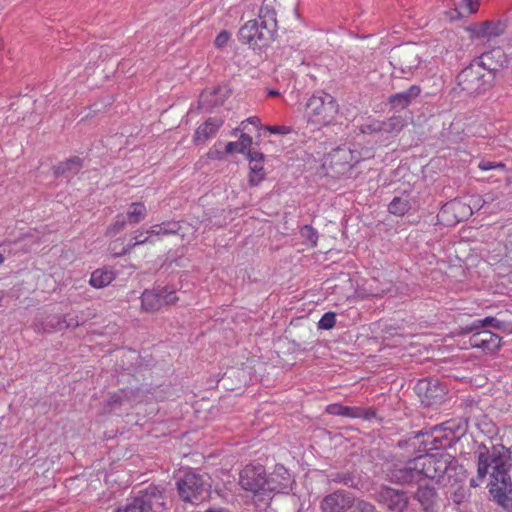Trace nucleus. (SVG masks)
I'll return each mask as SVG.
<instances>
[{"mask_svg": "<svg viewBox=\"0 0 512 512\" xmlns=\"http://www.w3.org/2000/svg\"><path fill=\"white\" fill-rule=\"evenodd\" d=\"M512 468L511 450L502 444L480 446L477 476L470 480L472 487H478L490 475L489 492L505 510L512 511V482L509 472Z\"/></svg>", "mask_w": 512, "mask_h": 512, "instance_id": "nucleus-1", "label": "nucleus"}, {"mask_svg": "<svg viewBox=\"0 0 512 512\" xmlns=\"http://www.w3.org/2000/svg\"><path fill=\"white\" fill-rule=\"evenodd\" d=\"M291 476L283 466H277L267 478L262 465H247L239 477L240 486L254 495L260 492L284 493L291 485Z\"/></svg>", "mask_w": 512, "mask_h": 512, "instance_id": "nucleus-2", "label": "nucleus"}, {"mask_svg": "<svg viewBox=\"0 0 512 512\" xmlns=\"http://www.w3.org/2000/svg\"><path fill=\"white\" fill-rule=\"evenodd\" d=\"M420 481L430 479L446 486L460 481L463 468L458 460L448 454H424L415 457Z\"/></svg>", "mask_w": 512, "mask_h": 512, "instance_id": "nucleus-3", "label": "nucleus"}, {"mask_svg": "<svg viewBox=\"0 0 512 512\" xmlns=\"http://www.w3.org/2000/svg\"><path fill=\"white\" fill-rule=\"evenodd\" d=\"M339 112V105L336 99L324 92L317 91L305 105V117L309 123L317 126L331 124Z\"/></svg>", "mask_w": 512, "mask_h": 512, "instance_id": "nucleus-4", "label": "nucleus"}, {"mask_svg": "<svg viewBox=\"0 0 512 512\" xmlns=\"http://www.w3.org/2000/svg\"><path fill=\"white\" fill-rule=\"evenodd\" d=\"M209 477L205 474L189 470L176 481L180 499L184 502L197 504L206 498L210 490Z\"/></svg>", "mask_w": 512, "mask_h": 512, "instance_id": "nucleus-5", "label": "nucleus"}, {"mask_svg": "<svg viewBox=\"0 0 512 512\" xmlns=\"http://www.w3.org/2000/svg\"><path fill=\"white\" fill-rule=\"evenodd\" d=\"M457 82L461 90L467 94H479L490 88L493 76L474 59L458 74Z\"/></svg>", "mask_w": 512, "mask_h": 512, "instance_id": "nucleus-6", "label": "nucleus"}, {"mask_svg": "<svg viewBox=\"0 0 512 512\" xmlns=\"http://www.w3.org/2000/svg\"><path fill=\"white\" fill-rule=\"evenodd\" d=\"M141 309L145 312L153 313L162 308L175 305L179 301L175 290L170 287H158L155 289H146L141 295Z\"/></svg>", "mask_w": 512, "mask_h": 512, "instance_id": "nucleus-7", "label": "nucleus"}, {"mask_svg": "<svg viewBox=\"0 0 512 512\" xmlns=\"http://www.w3.org/2000/svg\"><path fill=\"white\" fill-rule=\"evenodd\" d=\"M419 470L417 468L416 458L405 462L391 464L386 470L387 479L398 485H407L419 483Z\"/></svg>", "mask_w": 512, "mask_h": 512, "instance_id": "nucleus-8", "label": "nucleus"}, {"mask_svg": "<svg viewBox=\"0 0 512 512\" xmlns=\"http://www.w3.org/2000/svg\"><path fill=\"white\" fill-rule=\"evenodd\" d=\"M415 392L423 405L432 406L443 401L446 387L436 378H424L416 383Z\"/></svg>", "mask_w": 512, "mask_h": 512, "instance_id": "nucleus-9", "label": "nucleus"}, {"mask_svg": "<svg viewBox=\"0 0 512 512\" xmlns=\"http://www.w3.org/2000/svg\"><path fill=\"white\" fill-rule=\"evenodd\" d=\"M354 504V495L346 490L338 489L327 494L320 502L322 512H346Z\"/></svg>", "mask_w": 512, "mask_h": 512, "instance_id": "nucleus-10", "label": "nucleus"}, {"mask_svg": "<svg viewBox=\"0 0 512 512\" xmlns=\"http://www.w3.org/2000/svg\"><path fill=\"white\" fill-rule=\"evenodd\" d=\"M376 500L391 512H404L408 506L406 493L388 486L379 489Z\"/></svg>", "mask_w": 512, "mask_h": 512, "instance_id": "nucleus-11", "label": "nucleus"}, {"mask_svg": "<svg viewBox=\"0 0 512 512\" xmlns=\"http://www.w3.org/2000/svg\"><path fill=\"white\" fill-rule=\"evenodd\" d=\"M264 33L263 27L255 19L247 21L238 32L239 41L248 44L252 48L263 47L271 40L270 36L261 37Z\"/></svg>", "mask_w": 512, "mask_h": 512, "instance_id": "nucleus-12", "label": "nucleus"}, {"mask_svg": "<svg viewBox=\"0 0 512 512\" xmlns=\"http://www.w3.org/2000/svg\"><path fill=\"white\" fill-rule=\"evenodd\" d=\"M138 496L149 512H163L166 510L167 497L164 489L159 486L149 485L146 489L139 491Z\"/></svg>", "mask_w": 512, "mask_h": 512, "instance_id": "nucleus-13", "label": "nucleus"}, {"mask_svg": "<svg viewBox=\"0 0 512 512\" xmlns=\"http://www.w3.org/2000/svg\"><path fill=\"white\" fill-rule=\"evenodd\" d=\"M475 59L481 64L483 68H485V71L491 73L493 78L495 77V72L501 68L507 67L509 64V59L506 53L500 47L485 52Z\"/></svg>", "mask_w": 512, "mask_h": 512, "instance_id": "nucleus-14", "label": "nucleus"}, {"mask_svg": "<svg viewBox=\"0 0 512 512\" xmlns=\"http://www.w3.org/2000/svg\"><path fill=\"white\" fill-rule=\"evenodd\" d=\"M331 166L337 168L336 172L343 174L350 170L359 161V157L354 155V152L347 147H339L331 154Z\"/></svg>", "mask_w": 512, "mask_h": 512, "instance_id": "nucleus-15", "label": "nucleus"}, {"mask_svg": "<svg viewBox=\"0 0 512 512\" xmlns=\"http://www.w3.org/2000/svg\"><path fill=\"white\" fill-rule=\"evenodd\" d=\"M326 412L331 415L348 418H362L365 420H371L376 416V412L372 408L364 409L361 407L344 406L337 403L328 405L326 407Z\"/></svg>", "mask_w": 512, "mask_h": 512, "instance_id": "nucleus-16", "label": "nucleus"}, {"mask_svg": "<svg viewBox=\"0 0 512 512\" xmlns=\"http://www.w3.org/2000/svg\"><path fill=\"white\" fill-rule=\"evenodd\" d=\"M473 37L491 38L497 37L504 33L505 25L500 21H485L477 23L468 29Z\"/></svg>", "mask_w": 512, "mask_h": 512, "instance_id": "nucleus-17", "label": "nucleus"}, {"mask_svg": "<svg viewBox=\"0 0 512 512\" xmlns=\"http://www.w3.org/2000/svg\"><path fill=\"white\" fill-rule=\"evenodd\" d=\"M470 343L473 347L494 351L500 347L501 338L489 330H481L472 335Z\"/></svg>", "mask_w": 512, "mask_h": 512, "instance_id": "nucleus-18", "label": "nucleus"}, {"mask_svg": "<svg viewBox=\"0 0 512 512\" xmlns=\"http://www.w3.org/2000/svg\"><path fill=\"white\" fill-rule=\"evenodd\" d=\"M261 27L264 29V33H260L261 37L270 36L271 39L277 29V20H276V12L270 7L268 3H264L259 11V16L257 19Z\"/></svg>", "mask_w": 512, "mask_h": 512, "instance_id": "nucleus-19", "label": "nucleus"}, {"mask_svg": "<svg viewBox=\"0 0 512 512\" xmlns=\"http://www.w3.org/2000/svg\"><path fill=\"white\" fill-rule=\"evenodd\" d=\"M223 125L221 118H209L201 124L195 131L193 141L195 144H203L208 139L214 137L219 128Z\"/></svg>", "mask_w": 512, "mask_h": 512, "instance_id": "nucleus-20", "label": "nucleus"}, {"mask_svg": "<svg viewBox=\"0 0 512 512\" xmlns=\"http://www.w3.org/2000/svg\"><path fill=\"white\" fill-rule=\"evenodd\" d=\"M414 499L419 502L424 512H436L438 495L433 487L419 486L414 493Z\"/></svg>", "mask_w": 512, "mask_h": 512, "instance_id": "nucleus-21", "label": "nucleus"}, {"mask_svg": "<svg viewBox=\"0 0 512 512\" xmlns=\"http://www.w3.org/2000/svg\"><path fill=\"white\" fill-rule=\"evenodd\" d=\"M467 432V421L463 419H452L434 426V433H446L453 437L456 442Z\"/></svg>", "mask_w": 512, "mask_h": 512, "instance_id": "nucleus-22", "label": "nucleus"}, {"mask_svg": "<svg viewBox=\"0 0 512 512\" xmlns=\"http://www.w3.org/2000/svg\"><path fill=\"white\" fill-rule=\"evenodd\" d=\"M421 93L418 85H412L408 90L393 94L389 97V104L395 110H402L408 107L411 102Z\"/></svg>", "mask_w": 512, "mask_h": 512, "instance_id": "nucleus-23", "label": "nucleus"}, {"mask_svg": "<svg viewBox=\"0 0 512 512\" xmlns=\"http://www.w3.org/2000/svg\"><path fill=\"white\" fill-rule=\"evenodd\" d=\"M228 96L226 87L218 86L205 89L200 95V103L202 106L212 108L221 105Z\"/></svg>", "mask_w": 512, "mask_h": 512, "instance_id": "nucleus-24", "label": "nucleus"}, {"mask_svg": "<svg viewBox=\"0 0 512 512\" xmlns=\"http://www.w3.org/2000/svg\"><path fill=\"white\" fill-rule=\"evenodd\" d=\"M82 167V159H80L79 157H72L55 166L54 173L56 176H63L67 179H70L71 177L78 174Z\"/></svg>", "mask_w": 512, "mask_h": 512, "instance_id": "nucleus-25", "label": "nucleus"}, {"mask_svg": "<svg viewBox=\"0 0 512 512\" xmlns=\"http://www.w3.org/2000/svg\"><path fill=\"white\" fill-rule=\"evenodd\" d=\"M399 62L403 72H410L417 68L420 60L415 47L404 48L399 51Z\"/></svg>", "mask_w": 512, "mask_h": 512, "instance_id": "nucleus-26", "label": "nucleus"}, {"mask_svg": "<svg viewBox=\"0 0 512 512\" xmlns=\"http://www.w3.org/2000/svg\"><path fill=\"white\" fill-rule=\"evenodd\" d=\"M66 323L64 316L55 315L49 317L46 322L35 324V330L37 332L52 333L54 331H61L66 329Z\"/></svg>", "mask_w": 512, "mask_h": 512, "instance_id": "nucleus-27", "label": "nucleus"}, {"mask_svg": "<svg viewBox=\"0 0 512 512\" xmlns=\"http://www.w3.org/2000/svg\"><path fill=\"white\" fill-rule=\"evenodd\" d=\"M155 241L153 239H151L150 235L149 234H146V232H143L141 230H136L129 242L127 243L126 246L123 247L122 251L121 252H115V255H124V254H127L129 253L132 249H134L136 246H139V245H143V244H146V243H154Z\"/></svg>", "mask_w": 512, "mask_h": 512, "instance_id": "nucleus-28", "label": "nucleus"}, {"mask_svg": "<svg viewBox=\"0 0 512 512\" xmlns=\"http://www.w3.org/2000/svg\"><path fill=\"white\" fill-rule=\"evenodd\" d=\"M146 216L147 209L145 205L141 202H133L124 217L130 225H136L142 222Z\"/></svg>", "mask_w": 512, "mask_h": 512, "instance_id": "nucleus-29", "label": "nucleus"}, {"mask_svg": "<svg viewBox=\"0 0 512 512\" xmlns=\"http://www.w3.org/2000/svg\"><path fill=\"white\" fill-rule=\"evenodd\" d=\"M114 279L113 271L97 269L92 273L89 283L94 288L100 289L109 285Z\"/></svg>", "mask_w": 512, "mask_h": 512, "instance_id": "nucleus-30", "label": "nucleus"}, {"mask_svg": "<svg viewBox=\"0 0 512 512\" xmlns=\"http://www.w3.org/2000/svg\"><path fill=\"white\" fill-rule=\"evenodd\" d=\"M411 209V202L407 197H394L388 205V211L395 216H403Z\"/></svg>", "mask_w": 512, "mask_h": 512, "instance_id": "nucleus-31", "label": "nucleus"}, {"mask_svg": "<svg viewBox=\"0 0 512 512\" xmlns=\"http://www.w3.org/2000/svg\"><path fill=\"white\" fill-rule=\"evenodd\" d=\"M251 144L252 138L248 134L242 133L237 141L228 142L225 150L229 154L234 152L245 153L246 150L250 148Z\"/></svg>", "mask_w": 512, "mask_h": 512, "instance_id": "nucleus-32", "label": "nucleus"}, {"mask_svg": "<svg viewBox=\"0 0 512 512\" xmlns=\"http://www.w3.org/2000/svg\"><path fill=\"white\" fill-rule=\"evenodd\" d=\"M484 327H493L498 330H505V323L499 321L495 317H486L484 319L475 320L469 327L466 328V330L471 332L473 330Z\"/></svg>", "mask_w": 512, "mask_h": 512, "instance_id": "nucleus-33", "label": "nucleus"}, {"mask_svg": "<svg viewBox=\"0 0 512 512\" xmlns=\"http://www.w3.org/2000/svg\"><path fill=\"white\" fill-rule=\"evenodd\" d=\"M406 126V121L401 116H392L382 121V131L388 134L399 133Z\"/></svg>", "mask_w": 512, "mask_h": 512, "instance_id": "nucleus-34", "label": "nucleus"}, {"mask_svg": "<svg viewBox=\"0 0 512 512\" xmlns=\"http://www.w3.org/2000/svg\"><path fill=\"white\" fill-rule=\"evenodd\" d=\"M92 313L85 311H73L64 316L67 328H76L83 325L90 317Z\"/></svg>", "mask_w": 512, "mask_h": 512, "instance_id": "nucleus-35", "label": "nucleus"}, {"mask_svg": "<svg viewBox=\"0 0 512 512\" xmlns=\"http://www.w3.org/2000/svg\"><path fill=\"white\" fill-rule=\"evenodd\" d=\"M453 443V437L446 433H434V427L432 428V441L429 450L444 449L450 447Z\"/></svg>", "mask_w": 512, "mask_h": 512, "instance_id": "nucleus-36", "label": "nucleus"}, {"mask_svg": "<svg viewBox=\"0 0 512 512\" xmlns=\"http://www.w3.org/2000/svg\"><path fill=\"white\" fill-rule=\"evenodd\" d=\"M179 228L177 223H163L161 225H153L146 231V234H149L151 238L160 235H170L177 233Z\"/></svg>", "mask_w": 512, "mask_h": 512, "instance_id": "nucleus-37", "label": "nucleus"}, {"mask_svg": "<svg viewBox=\"0 0 512 512\" xmlns=\"http://www.w3.org/2000/svg\"><path fill=\"white\" fill-rule=\"evenodd\" d=\"M330 482L344 484L350 488H357L355 477L352 473H333L330 475Z\"/></svg>", "mask_w": 512, "mask_h": 512, "instance_id": "nucleus-38", "label": "nucleus"}, {"mask_svg": "<svg viewBox=\"0 0 512 512\" xmlns=\"http://www.w3.org/2000/svg\"><path fill=\"white\" fill-rule=\"evenodd\" d=\"M265 177L262 163H254L250 165L249 184L257 186Z\"/></svg>", "mask_w": 512, "mask_h": 512, "instance_id": "nucleus-39", "label": "nucleus"}, {"mask_svg": "<svg viewBox=\"0 0 512 512\" xmlns=\"http://www.w3.org/2000/svg\"><path fill=\"white\" fill-rule=\"evenodd\" d=\"M359 130L363 134H374L383 132L382 131V121L377 119L369 120L360 125Z\"/></svg>", "mask_w": 512, "mask_h": 512, "instance_id": "nucleus-40", "label": "nucleus"}, {"mask_svg": "<svg viewBox=\"0 0 512 512\" xmlns=\"http://www.w3.org/2000/svg\"><path fill=\"white\" fill-rule=\"evenodd\" d=\"M350 512H377L376 507L364 500V499H355L354 498V504L349 509Z\"/></svg>", "mask_w": 512, "mask_h": 512, "instance_id": "nucleus-41", "label": "nucleus"}, {"mask_svg": "<svg viewBox=\"0 0 512 512\" xmlns=\"http://www.w3.org/2000/svg\"><path fill=\"white\" fill-rule=\"evenodd\" d=\"M301 236L311 245V246H316L317 244V240H318V233L317 231L309 226V225H305L304 227H302L301 229Z\"/></svg>", "mask_w": 512, "mask_h": 512, "instance_id": "nucleus-42", "label": "nucleus"}, {"mask_svg": "<svg viewBox=\"0 0 512 512\" xmlns=\"http://www.w3.org/2000/svg\"><path fill=\"white\" fill-rule=\"evenodd\" d=\"M336 314L333 312H326L318 322V328L329 330L335 326Z\"/></svg>", "mask_w": 512, "mask_h": 512, "instance_id": "nucleus-43", "label": "nucleus"}, {"mask_svg": "<svg viewBox=\"0 0 512 512\" xmlns=\"http://www.w3.org/2000/svg\"><path fill=\"white\" fill-rule=\"evenodd\" d=\"M127 224L129 223L124 216H118L116 221L107 229V234L114 236L122 231Z\"/></svg>", "mask_w": 512, "mask_h": 512, "instance_id": "nucleus-44", "label": "nucleus"}, {"mask_svg": "<svg viewBox=\"0 0 512 512\" xmlns=\"http://www.w3.org/2000/svg\"><path fill=\"white\" fill-rule=\"evenodd\" d=\"M123 403V396L120 393H114L110 395L105 404V410L108 412L115 411L117 407Z\"/></svg>", "mask_w": 512, "mask_h": 512, "instance_id": "nucleus-45", "label": "nucleus"}, {"mask_svg": "<svg viewBox=\"0 0 512 512\" xmlns=\"http://www.w3.org/2000/svg\"><path fill=\"white\" fill-rule=\"evenodd\" d=\"M124 512H149L143 501L137 495L133 500L126 506Z\"/></svg>", "mask_w": 512, "mask_h": 512, "instance_id": "nucleus-46", "label": "nucleus"}, {"mask_svg": "<svg viewBox=\"0 0 512 512\" xmlns=\"http://www.w3.org/2000/svg\"><path fill=\"white\" fill-rule=\"evenodd\" d=\"M478 167L484 171L495 169V170H498V171H501L504 173L506 172V166L502 162H492V161L482 160L479 163Z\"/></svg>", "mask_w": 512, "mask_h": 512, "instance_id": "nucleus-47", "label": "nucleus"}, {"mask_svg": "<svg viewBox=\"0 0 512 512\" xmlns=\"http://www.w3.org/2000/svg\"><path fill=\"white\" fill-rule=\"evenodd\" d=\"M230 38H231V34L226 30H222L216 36L214 44L217 48L223 49L228 44Z\"/></svg>", "mask_w": 512, "mask_h": 512, "instance_id": "nucleus-48", "label": "nucleus"}, {"mask_svg": "<svg viewBox=\"0 0 512 512\" xmlns=\"http://www.w3.org/2000/svg\"><path fill=\"white\" fill-rule=\"evenodd\" d=\"M466 209V206L461 203L460 201H451L450 203L446 204L444 207H443V212H446L448 210H452V211H459V210H464Z\"/></svg>", "mask_w": 512, "mask_h": 512, "instance_id": "nucleus-49", "label": "nucleus"}, {"mask_svg": "<svg viewBox=\"0 0 512 512\" xmlns=\"http://www.w3.org/2000/svg\"><path fill=\"white\" fill-rule=\"evenodd\" d=\"M248 159L250 161V164L262 163L264 160V154L259 151H249Z\"/></svg>", "mask_w": 512, "mask_h": 512, "instance_id": "nucleus-50", "label": "nucleus"}, {"mask_svg": "<svg viewBox=\"0 0 512 512\" xmlns=\"http://www.w3.org/2000/svg\"><path fill=\"white\" fill-rule=\"evenodd\" d=\"M478 427L482 432L487 434H492L495 431L494 425L490 421H486V419H484L482 423H478Z\"/></svg>", "mask_w": 512, "mask_h": 512, "instance_id": "nucleus-51", "label": "nucleus"}, {"mask_svg": "<svg viewBox=\"0 0 512 512\" xmlns=\"http://www.w3.org/2000/svg\"><path fill=\"white\" fill-rule=\"evenodd\" d=\"M463 5L467 9L468 13L472 14L478 10L479 2L478 0H462Z\"/></svg>", "mask_w": 512, "mask_h": 512, "instance_id": "nucleus-52", "label": "nucleus"}, {"mask_svg": "<svg viewBox=\"0 0 512 512\" xmlns=\"http://www.w3.org/2000/svg\"><path fill=\"white\" fill-rule=\"evenodd\" d=\"M267 130L273 134H287L289 132V128L286 126H269Z\"/></svg>", "mask_w": 512, "mask_h": 512, "instance_id": "nucleus-53", "label": "nucleus"}, {"mask_svg": "<svg viewBox=\"0 0 512 512\" xmlns=\"http://www.w3.org/2000/svg\"><path fill=\"white\" fill-rule=\"evenodd\" d=\"M465 497V493L463 489H458L453 495V501L457 504L461 503Z\"/></svg>", "mask_w": 512, "mask_h": 512, "instance_id": "nucleus-54", "label": "nucleus"}, {"mask_svg": "<svg viewBox=\"0 0 512 512\" xmlns=\"http://www.w3.org/2000/svg\"><path fill=\"white\" fill-rule=\"evenodd\" d=\"M206 512H230V511L225 508H210Z\"/></svg>", "mask_w": 512, "mask_h": 512, "instance_id": "nucleus-55", "label": "nucleus"}, {"mask_svg": "<svg viewBox=\"0 0 512 512\" xmlns=\"http://www.w3.org/2000/svg\"><path fill=\"white\" fill-rule=\"evenodd\" d=\"M247 121L254 125H257V123L259 122V119L257 117H251Z\"/></svg>", "mask_w": 512, "mask_h": 512, "instance_id": "nucleus-56", "label": "nucleus"}, {"mask_svg": "<svg viewBox=\"0 0 512 512\" xmlns=\"http://www.w3.org/2000/svg\"><path fill=\"white\" fill-rule=\"evenodd\" d=\"M269 95H271V96H278L279 92L275 91V90H271V91H269Z\"/></svg>", "mask_w": 512, "mask_h": 512, "instance_id": "nucleus-57", "label": "nucleus"}, {"mask_svg": "<svg viewBox=\"0 0 512 512\" xmlns=\"http://www.w3.org/2000/svg\"><path fill=\"white\" fill-rule=\"evenodd\" d=\"M4 256L0 253V265L4 262Z\"/></svg>", "mask_w": 512, "mask_h": 512, "instance_id": "nucleus-58", "label": "nucleus"}, {"mask_svg": "<svg viewBox=\"0 0 512 512\" xmlns=\"http://www.w3.org/2000/svg\"><path fill=\"white\" fill-rule=\"evenodd\" d=\"M111 250H112V251H115V250H116V243H114V244L111 246Z\"/></svg>", "mask_w": 512, "mask_h": 512, "instance_id": "nucleus-59", "label": "nucleus"}, {"mask_svg": "<svg viewBox=\"0 0 512 512\" xmlns=\"http://www.w3.org/2000/svg\"><path fill=\"white\" fill-rule=\"evenodd\" d=\"M281 481H282V478H281V477L277 478V480H276V484H277V483H279V482H281Z\"/></svg>", "mask_w": 512, "mask_h": 512, "instance_id": "nucleus-60", "label": "nucleus"}]
</instances>
